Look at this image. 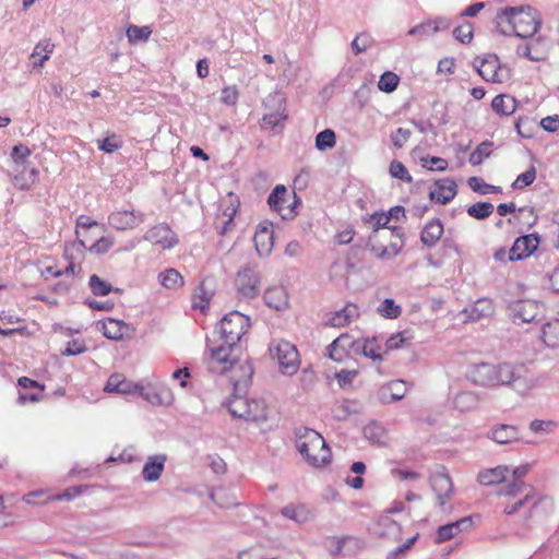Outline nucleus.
Segmentation results:
<instances>
[{"instance_id": "f257e3e1", "label": "nucleus", "mask_w": 559, "mask_h": 559, "mask_svg": "<svg viewBox=\"0 0 559 559\" xmlns=\"http://www.w3.org/2000/svg\"><path fill=\"white\" fill-rule=\"evenodd\" d=\"M467 378L479 386H509L520 394H526L534 386V381L523 364H474L468 368Z\"/></svg>"}, {"instance_id": "f03ea898", "label": "nucleus", "mask_w": 559, "mask_h": 559, "mask_svg": "<svg viewBox=\"0 0 559 559\" xmlns=\"http://www.w3.org/2000/svg\"><path fill=\"white\" fill-rule=\"evenodd\" d=\"M497 25L507 23L509 28H501V33L507 35L513 33L521 38L534 36L542 25V17L537 10L531 5L504 7L498 10Z\"/></svg>"}, {"instance_id": "7ed1b4c3", "label": "nucleus", "mask_w": 559, "mask_h": 559, "mask_svg": "<svg viewBox=\"0 0 559 559\" xmlns=\"http://www.w3.org/2000/svg\"><path fill=\"white\" fill-rule=\"evenodd\" d=\"M297 449L307 463L314 467L323 466L331 461V450L324 438L313 429L305 428L297 440Z\"/></svg>"}, {"instance_id": "20e7f679", "label": "nucleus", "mask_w": 559, "mask_h": 559, "mask_svg": "<svg viewBox=\"0 0 559 559\" xmlns=\"http://www.w3.org/2000/svg\"><path fill=\"white\" fill-rule=\"evenodd\" d=\"M206 347L210 353L209 369L211 371L224 373L238 364V357L235 354L238 345L225 344L216 333L206 338Z\"/></svg>"}, {"instance_id": "39448f33", "label": "nucleus", "mask_w": 559, "mask_h": 559, "mask_svg": "<svg viewBox=\"0 0 559 559\" xmlns=\"http://www.w3.org/2000/svg\"><path fill=\"white\" fill-rule=\"evenodd\" d=\"M250 319L239 311H231L224 316L213 333L225 344L238 345L241 337L248 332Z\"/></svg>"}, {"instance_id": "423d86ee", "label": "nucleus", "mask_w": 559, "mask_h": 559, "mask_svg": "<svg viewBox=\"0 0 559 559\" xmlns=\"http://www.w3.org/2000/svg\"><path fill=\"white\" fill-rule=\"evenodd\" d=\"M270 353L272 358L277 360L283 373L292 376L297 372L300 359L294 344L285 340L274 341L270 346Z\"/></svg>"}, {"instance_id": "0eeeda50", "label": "nucleus", "mask_w": 559, "mask_h": 559, "mask_svg": "<svg viewBox=\"0 0 559 559\" xmlns=\"http://www.w3.org/2000/svg\"><path fill=\"white\" fill-rule=\"evenodd\" d=\"M260 273L255 267L245 265L237 272L235 287L241 298H255L260 294Z\"/></svg>"}, {"instance_id": "6e6552de", "label": "nucleus", "mask_w": 559, "mask_h": 559, "mask_svg": "<svg viewBox=\"0 0 559 559\" xmlns=\"http://www.w3.org/2000/svg\"><path fill=\"white\" fill-rule=\"evenodd\" d=\"M509 313L514 323L539 321L540 305L531 299L515 300L509 305Z\"/></svg>"}, {"instance_id": "1a4fd4ad", "label": "nucleus", "mask_w": 559, "mask_h": 559, "mask_svg": "<svg viewBox=\"0 0 559 559\" xmlns=\"http://www.w3.org/2000/svg\"><path fill=\"white\" fill-rule=\"evenodd\" d=\"M358 340H354L349 334H341L326 348L329 357L337 362H343L352 354H356Z\"/></svg>"}, {"instance_id": "9d476101", "label": "nucleus", "mask_w": 559, "mask_h": 559, "mask_svg": "<svg viewBox=\"0 0 559 559\" xmlns=\"http://www.w3.org/2000/svg\"><path fill=\"white\" fill-rule=\"evenodd\" d=\"M539 245V236L534 233L516 238L509 250V261H520L530 257Z\"/></svg>"}, {"instance_id": "9b49d317", "label": "nucleus", "mask_w": 559, "mask_h": 559, "mask_svg": "<svg viewBox=\"0 0 559 559\" xmlns=\"http://www.w3.org/2000/svg\"><path fill=\"white\" fill-rule=\"evenodd\" d=\"M145 239L163 250L170 249L178 242L176 234L166 224H158L148 229Z\"/></svg>"}, {"instance_id": "f8f14e48", "label": "nucleus", "mask_w": 559, "mask_h": 559, "mask_svg": "<svg viewBox=\"0 0 559 559\" xmlns=\"http://www.w3.org/2000/svg\"><path fill=\"white\" fill-rule=\"evenodd\" d=\"M430 485L437 496L438 504L443 508L447 499L453 493L451 477L444 471L437 472L430 476Z\"/></svg>"}, {"instance_id": "ddd939ff", "label": "nucleus", "mask_w": 559, "mask_h": 559, "mask_svg": "<svg viewBox=\"0 0 559 559\" xmlns=\"http://www.w3.org/2000/svg\"><path fill=\"white\" fill-rule=\"evenodd\" d=\"M456 182L450 178L439 179L429 192V199L438 204H447L456 195Z\"/></svg>"}, {"instance_id": "4468645a", "label": "nucleus", "mask_w": 559, "mask_h": 559, "mask_svg": "<svg viewBox=\"0 0 559 559\" xmlns=\"http://www.w3.org/2000/svg\"><path fill=\"white\" fill-rule=\"evenodd\" d=\"M272 227L273 225L271 223L264 222L258 226L254 234V246L260 257H267L272 252L274 246V233Z\"/></svg>"}, {"instance_id": "2eb2a0df", "label": "nucleus", "mask_w": 559, "mask_h": 559, "mask_svg": "<svg viewBox=\"0 0 559 559\" xmlns=\"http://www.w3.org/2000/svg\"><path fill=\"white\" fill-rule=\"evenodd\" d=\"M474 67L478 74L487 82H501L498 70L499 59L496 55H487L484 58H476L474 60Z\"/></svg>"}, {"instance_id": "dca6fc26", "label": "nucleus", "mask_w": 559, "mask_h": 559, "mask_svg": "<svg viewBox=\"0 0 559 559\" xmlns=\"http://www.w3.org/2000/svg\"><path fill=\"white\" fill-rule=\"evenodd\" d=\"M143 222V214H135L133 211H117L108 216L110 226L118 230H126L138 227Z\"/></svg>"}, {"instance_id": "f3484780", "label": "nucleus", "mask_w": 559, "mask_h": 559, "mask_svg": "<svg viewBox=\"0 0 559 559\" xmlns=\"http://www.w3.org/2000/svg\"><path fill=\"white\" fill-rule=\"evenodd\" d=\"M31 153H32L31 150L23 144L13 146L12 154H11L13 163L15 164L16 167L24 168L22 174L20 176H15V178H14V181L16 185H19L20 180H23V179H26L32 182L35 180L37 170L35 168H31L27 170L25 167L26 159L31 155Z\"/></svg>"}, {"instance_id": "a211bd4d", "label": "nucleus", "mask_w": 559, "mask_h": 559, "mask_svg": "<svg viewBox=\"0 0 559 559\" xmlns=\"http://www.w3.org/2000/svg\"><path fill=\"white\" fill-rule=\"evenodd\" d=\"M473 525L471 516H464L457 521L442 525L437 531L436 543L441 544L452 539L461 532L468 531Z\"/></svg>"}, {"instance_id": "6ab92c4d", "label": "nucleus", "mask_w": 559, "mask_h": 559, "mask_svg": "<svg viewBox=\"0 0 559 559\" xmlns=\"http://www.w3.org/2000/svg\"><path fill=\"white\" fill-rule=\"evenodd\" d=\"M451 25L449 19L440 16L435 20H428L420 24L415 25L408 31V35L411 36H430L440 31L448 29Z\"/></svg>"}, {"instance_id": "aec40b11", "label": "nucleus", "mask_w": 559, "mask_h": 559, "mask_svg": "<svg viewBox=\"0 0 559 559\" xmlns=\"http://www.w3.org/2000/svg\"><path fill=\"white\" fill-rule=\"evenodd\" d=\"M287 197H288V191H287L286 187L283 185H277L272 190V192L270 193V195L267 198V203H269L270 207L273 211L277 212L284 219H286L288 217H294V215H295L293 210H289L288 214L283 213V211L286 207H289Z\"/></svg>"}, {"instance_id": "412c9836", "label": "nucleus", "mask_w": 559, "mask_h": 559, "mask_svg": "<svg viewBox=\"0 0 559 559\" xmlns=\"http://www.w3.org/2000/svg\"><path fill=\"white\" fill-rule=\"evenodd\" d=\"M359 318V309L354 304H346L341 310L329 314L328 324L333 328H343Z\"/></svg>"}, {"instance_id": "4be33fe9", "label": "nucleus", "mask_w": 559, "mask_h": 559, "mask_svg": "<svg viewBox=\"0 0 559 559\" xmlns=\"http://www.w3.org/2000/svg\"><path fill=\"white\" fill-rule=\"evenodd\" d=\"M140 386V384L133 383L132 381L128 380L123 374L114 373L107 380L105 391L115 392L119 394H132L138 393Z\"/></svg>"}, {"instance_id": "5701e85b", "label": "nucleus", "mask_w": 559, "mask_h": 559, "mask_svg": "<svg viewBox=\"0 0 559 559\" xmlns=\"http://www.w3.org/2000/svg\"><path fill=\"white\" fill-rule=\"evenodd\" d=\"M263 299L267 307L277 311L284 310L288 307V296L284 287L274 286L264 292Z\"/></svg>"}, {"instance_id": "b1692460", "label": "nucleus", "mask_w": 559, "mask_h": 559, "mask_svg": "<svg viewBox=\"0 0 559 559\" xmlns=\"http://www.w3.org/2000/svg\"><path fill=\"white\" fill-rule=\"evenodd\" d=\"M364 437L372 444L385 447L390 438L384 426L378 421H371L364 427Z\"/></svg>"}, {"instance_id": "393cba45", "label": "nucleus", "mask_w": 559, "mask_h": 559, "mask_svg": "<svg viewBox=\"0 0 559 559\" xmlns=\"http://www.w3.org/2000/svg\"><path fill=\"white\" fill-rule=\"evenodd\" d=\"M166 460L164 454L150 456L142 469L143 478L146 481H156L164 471Z\"/></svg>"}, {"instance_id": "a878e982", "label": "nucleus", "mask_w": 559, "mask_h": 559, "mask_svg": "<svg viewBox=\"0 0 559 559\" xmlns=\"http://www.w3.org/2000/svg\"><path fill=\"white\" fill-rule=\"evenodd\" d=\"M443 234V225L440 219L433 218L428 222L420 235V240L426 247H433L440 240Z\"/></svg>"}, {"instance_id": "bb28decb", "label": "nucleus", "mask_w": 559, "mask_h": 559, "mask_svg": "<svg viewBox=\"0 0 559 559\" xmlns=\"http://www.w3.org/2000/svg\"><path fill=\"white\" fill-rule=\"evenodd\" d=\"M489 438L500 444L510 443L519 439V429L513 425L501 424L490 430Z\"/></svg>"}, {"instance_id": "cd10ccee", "label": "nucleus", "mask_w": 559, "mask_h": 559, "mask_svg": "<svg viewBox=\"0 0 559 559\" xmlns=\"http://www.w3.org/2000/svg\"><path fill=\"white\" fill-rule=\"evenodd\" d=\"M508 472L509 468L507 466H497L479 472L477 479L484 486H491L504 481Z\"/></svg>"}, {"instance_id": "c85d7f7f", "label": "nucleus", "mask_w": 559, "mask_h": 559, "mask_svg": "<svg viewBox=\"0 0 559 559\" xmlns=\"http://www.w3.org/2000/svg\"><path fill=\"white\" fill-rule=\"evenodd\" d=\"M380 349L381 346L378 344L377 337L357 341L356 354H362L364 356L371 358L373 361L383 360L382 355L379 353Z\"/></svg>"}, {"instance_id": "c756f323", "label": "nucleus", "mask_w": 559, "mask_h": 559, "mask_svg": "<svg viewBox=\"0 0 559 559\" xmlns=\"http://www.w3.org/2000/svg\"><path fill=\"white\" fill-rule=\"evenodd\" d=\"M516 105V99L506 94L497 95L491 102L493 111L501 116H511L515 111Z\"/></svg>"}, {"instance_id": "7c9ffc66", "label": "nucleus", "mask_w": 559, "mask_h": 559, "mask_svg": "<svg viewBox=\"0 0 559 559\" xmlns=\"http://www.w3.org/2000/svg\"><path fill=\"white\" fill-rule=\"evenodd\" d=\"M159 284L167 289H179L183 286L185 281L182 275L173 267L166 269L158 274Z\"/></svg>"}, {"instance_id": "2f4dec72", "label": "nucleus", "mask_w": 559, "mask_h": 559, "mask_svg": "<svg viewBox=\"0 0 559 559\" xmlns=\"http://www.w3.org/2000/svg\"><path fill=\"white\" fill-rule=\"evenodd\" d=\"M55 45L49 40L45 39L39 41L31 55V59L33 60L34 67H43L44 62L50 58L52 53Z\"/></svg>"}, {"instance_id": "473e14b6", "label": "nucleus", "mask_w": 559, "mask_h": 559, "mask_svg": "<svg viewBox=\"0 0 559 559\" xmlns=\"http://www.w3.org/2000/svg\"><path fill=\"white\" fill-rule=\"evenodd\" d=\"M478 405V396L471 391L459 392L453 399V406L461 411L467 412L476 408Z\"/></svg>"}, {"instance_id": "72a5a7b5", "label": "nucleus", "mask_w": 559, "mask_h": 559, "mask_svg": "<svg viewBox=\"0 0 559 559\" xmlns=\"http://www.w3.org/2000/svg\"><path fill=\"white\" fill-rule=\"evenodd\" d=\"M127 324L116 319H107L103 322V334L105 337L119 341L122 338Z\"/></svg>"}, {"instance_id": "f704fd0d", "label": "nucleus", "mask_w": 559, "mask_h": 559, "mask_svg": "<svg viewBox=\"0 0 559 559\" xmlns=\"http://www.w3.org/2000/svg\"><path fill=\"white\" fill-rule=\"evenodd\" d=\"M532 487L527 486L523 480H511L507 485L501 486L497 495L504 497L515 498L520 495H525Z\"/></svg>"}, {"instance_id": "c9c22d12", "label": "nucleus", "mask_w": 559, "mask_h": 559, "mask_svg": "<svg viewBox=\"0 0 559 559\" xmlns=\"http://www.w3.org/2000/svg\"><path fill=\"white\" fill-rule=\"evenodd\" d=\"M246 413H250V416H246L245 420L255 423H264L267 420V411L263 402L249 400Z\"/></svg>"}, {"instance_id": "e433bc0d", "label": "nucleus", "mask_w": 559, "mask_h": 559, "mask_svg": "<svg viewBox=\"0 0 559 559\" xmlns=\"http://www.w3.org/2000/svg\"><path fill=\"white\" fill-rule=\"evenodd\" d=\"M248 404V399L235 396L228 401L227 408L231 416L245 419L246 416H250V413H246Z\"/></svg>"}, {"instance_id": "4c0bfd02", "label": "nucleus", "mask_w": 559, "mask_h": 559, "mask_svg": "<svg viewBox=\"0 0 559 559\" xmlns=\"http://www.w3.org/2000/svg\"><path fill=\"white\" fill-rule=\"evenodd\" d=\"M467 214L476 219H485L493 212V205L490 202H477L467 207Z\"/></svg>"}, {"instance_id": "58836bf2", "label": "nucleus", "mask_w": 559, "mask_h": 559, "mask_svg": "<svg viewBox=\"0 0 559 559\" xmlns=\"http://www.w3.org/2000/svg\"><path fill=\"white\" fill-rule=\"evenodd\" d=\"M336 144L335 132L332 129H325L316 136V147L319 151L333 148Z\"/></svg>"}, {"instance_id": "ea45409f", "label": "nucleus", "mask_w": 559, "mask_h": 559, "mask_svg": "<svg viewBox=\"0 0 559 559\" xmlns=\"http://www.w3.org/2000/svg\"><path fill=\"white\" fill-rule=\"evenodd\" d=\"M123 141L116 133H110L105 139L97 140V147L105 153H114L122 147Z\"/></svg>"}, {"instance_id": "a19ab883", "label": "nucleus", "mask_w": 559, "mask_h": 559, "mask_svg": "<svg viewBox=\"0 0 559 559\" xmlns=\"http://www.w3.org/2000/svg\"><path fill=\"white\" fill-rule=\"evenodd\" d=\"M467 183L474 192L480 194L497 193L501 191L500 187L486 183L480 177H469Z\"/></svg>"}, {"instance_id": "79ce46f5", "label": "nucleus", "mask_w": 559, "mask_h": 559, "mask_svg": "<svg viewBox=\"0 0 559 559\" xmlns=\"http://www.w3.org/2000/svg\"><path fill=\"white\" fill-rule=\"evenodd\" d=\"M492 143L489 141L481 142L469 155L468 162L473 166L480 165L483 160L490 156Z\"/></svg>"}, {"instance_id": "37998d69", "label": "nucleus", "mask_w": 559, "mask_h": 559, "mask_svg": "<svg viewBox=\"0 0 559 559\" xmlns=\"http://www.w3.org/2000/svg\"><path fill=\"white\" fill-rule=\"evenodd\" d=\"M287 119V114L285 112V107L282 108L280 105V108L270 114H265L263 118L261 119V127L262 128H275L280 124L281 121Z\"/></svg>"}, {"instance_id": "c03bdc74", "label": "nucleus", "mask_w": 559, "mask_h": 559, "mask_svg": "<svg viewBox=\"0 0 559 559\" xmlns=\"http://www.w3.org/2000/svg\"><path fill=\"white\" fill-rule=\"evenodd\" d=\"M88 286L96 296H106L112 290V286L96 274L90 277Z\"/></svg>"}, {"instance_id": "a18cd8bd", "label": "nucleus", "mask_w": 559, "mask_h": 559, "mask_svg": "<svg viewBox=\"0 0 559 559\" xmlns=\"http://www.w3.org/2000/svg\"><path fill=\"white\" fill-rule=\"evenodd\" d=\"M152 29L148 26L130 25L127 29V37L130 43L147 40Z\"/></svg>"}, {"instance_id": "49530a36", "label": "nucleus", "mask_w": 559, "mask_h": 559, "mask_svg": "<svg viewBox=\"0 0 559 559\" xmlns=\"http://www.w3.org/2000/svg\"><path fill=\"white\" fill-rule=\"evenodd\" d=\"M400 82V78L393 72H384L378 82V87L380 91L385 93H392Z\"/></svg>"}, {"instance_id": "de8ad7c7", "label": "nucleus", "mask_w": 559, "mask_h": 559, "mask_svg": "<svg viewBox=\"0 0 559 559\" xmlns=\"http://www.w3.org/2000/svg\"><path fill=\"white\" fill-rule=\"evenodd\" d=\"M212 294L205 289V282H202L198 287L194 298H193V308H199L204 311L210 304Z\"/></svg>"}, {"instance_id": "09e8293b", "label": "nucleus", "mask_w": 559, "mask_h": 559, "mask_svg": "<svg viewBox=\"0 0 559 559\" xmlns=\"http://www.w3.org/2000/svg\"><path fill=\"white\" fill-rule=\"evenodd\" d=\"M389 171L393 178L403 180L408 183L413 181V178L409 175L407 168L399 160L391 162Z\"/></svg>"}, {"instance_id": "8fccbe9b", "label": "nucleus", "mask_w": 559, "mask_h": 559, "mask_svg": "<svg viewBox=\"0 0 559 559\" xmlns=\"http://www.w3.org/2000/svg\"><path fill=\"white\" fill-rule=\"evenodd\" d=\"M455 39L462 44H468L473 39V26L469 22L455 27L452 32Z\"/></svg>"}, {"instance_id": "3c124183", "label": "nucleus", "mask_w": 559, "mask_h": 559, "mask_svg": "<svg viewBox=\"0 0 559 559\" xmlns=\"http://www.w3.org/2000/svg\"><path fill=\"white\" fill-rule=\"evenodd\" d=\"M138 394L151 404L159 405L164 403L163 392H157L151 386H140Z\"/></svg>"}, {"instance_id": "603ef678", "label": "nucleus", "mask_w": 559, "mask_h": 559, "mask_svg": "<svg viewBox=\"0 0 559 559\" xmlns=\"http://www.w3.org/2000/svg\"><path fill=\"white\" fill-rule=\"evenodd\" d=\"M534 497V490L530 489L525 495L516 500L514 503L506 504L503 508V513L507 515L515 514L522 507H524L528 501H531Z\"/></svg>"}, {"instance_id": "864d4df0", "label": "nucleus", "mask_w": 559, "mask_h": 559, "mask_svg": "<svg viewBox=\"0 0 559 559\" xmlns=\"http://www.w3.org/2000/svg\"><path fill=\"white\" fill-rule=\"evenodd\" d=\"M372 44V38L369 34L362 33L355 37L352 41V49L355 55L366 51Z\"/></svg>"}, {"instance_id": "5fc2aeb1", "label": "nucleus", "mask_w": 559, "mask_h": 559, "mask_svg": "<svg viewBox=\"0 0 559 559\" xmlns=\"http://www.w3.org/2000/svg\"><path fill=\"white\" fill-rule=\"evenodd\" d=\"M472 312L476 313V316L472 314L473 319H480L481 317H488L493 313V306L489 300L480 299L475 302Z\"/></svg>"}, {"instance_id": "6e6d98bb", "label": "nucleus", "mask_w": 559, "mask_h": 559, "mask_svg": "<svg viewBox=\"0 0 559 559\" xmlns=\"http://www.w3.org/2000/svg\"><path fill=\"white\" fill-rule=\"evenodd\" d=\"M536 178V169L534 166H531L526 171L519 175L515 181L513 182L512 187L515 189H522L524 187H527L534 182Z\"/></svg>"}, {"instance_id": "4d7b16f0", "label": "nucleus", "mask_w": 559, "mask_h": 559, "mask_svg": "<svg viewBox=\"0 0 559 559\" xmlns=\"http://www.w3.org/2000/svg\"><path fill=\"white\" fill-rule=\"evenodd\" d=\"M380 313L389 319H395L401 314V307L393 299H385L379 308Z\"/></svg>"}, {"instance_id": "13d9d810", "label": "nucleus", "mask_w": 559, "mask_h": 559, "mask_svg": "<svg viewBox=\"0 0 559 559\" xmlns=\"http://www.w3.org/2000/svg\"><path fill=\"white\" fill-rule=\"evenodd\" d=\"M421 165L423 167L429 169V170H437V171H443L448 168V162L447 159L442 157H423L421 158Z\"/></svg>"}, {"instance_id": "bf43d9fd", "label": "nucleus", "mask_w": 559, "mask_h": 559, "mask_svg": "<svg viewBox=\"0 0 559 559\" xmlns=\"http://www.w3.org/2000/svg\"><path fill=\"white\" fill-rule=\"evenodd\" d=\"M533 48H534V44L533 43H525V44H522L520 46H518L516 48V53L520 56V57H524L528 60H532V61H540L543 60V53L542 51L538 53H533Z\"/></svg>"}, {"instance_id": "052dcab7", "label": "nucleus", "mask_w": 559, "mask_h": 559, "mask_svg": "<svg viewBox=\"0 0 559 559\" xmlns=\"http://www.w3.org/2000/svg\"><path fill=\"white\" fill-rule=\"evenodd\" d=\"M407 341H408V337L406 336V332L405 331L400 332L397 334H393L385 342V352L399 349Z\"/></svg>"}, {"instance_id": "680f3d73", "label": "nucleus", "mask_w": 559, "mask_h": 559, "mask_svg": "<svg viewBox=\"0 0 559 559\" xmlns=\"http://www.w3.org/2000/svg\"><path fill=\"white\" fill-rule=\"evenodd\" d=\"M412 132L409 129L399 128L392 135L391 140L395 147L401 148L409 140Z\"/></svg>"}, {"instance_id": "e2e57ef3", "label": "nucleus", "mask_w": 559, "mask_h": 559, "mask_svg": "<svg viewBox=\"0 0 559 559\" xmlns=\"http://www.w3.org/2000/svg\"><path fill=\"white\" fill-rule=\"evenodd\" d=\"M112 245L114 241L110 238L100 237L88 248V251L95 254H104L111 248Z\"/></svg>"}, {"instance_id": "0e129e2a", "label": "nucleus", "mask_w": 559, "mask_h": 559, "mask_svg": "<svg viewBox=\"0 0 559 559\" xmlns=\"http://www.w3.org/2000/svg\"><path fill=\"white\" fill-rule=\"evenodd\" d=\"M86 350V345L81 340H72L67 344L66 349L63 350V355L67 356H75L84 353Z\"/></svg>"}, {"instance_id": "69168bd1", "label": "nucleus", "mask_w": 559, "mask_h": 559, "mask_svg": "<svg viewBox=\"0 0 559 559\" xmlns=\"http://www.w3.org/2000/svg\"><path fill=\"white\" fill-rule=\"evenodd\" d=\"M532 121L528 118H519L515 122V129L519 135L524 139L532 136Z\"/></svg>"}, {"instance_id": "338daca9", "label": "nucleus", "mask_w": 559, "mask_h": 559, "mask_svg": "<svg viewBox=\"0 0 559 559\" xmlns=\"http://www.w3.org/2000/svg\"><path fill=\"white\" fill-rule=\"evenodd\" d=\"M238 99L236 86H228L222 91V102L226 105H235Z\"/></svg>"}, {"instance_id": "774afa93", "label": "nucleus", "mask_w": 559, "mask_h": 559, "mask_svg": "<svg viewBox=\"0 0 559 559\" xmlns=\"http://www.w3.org/2000/svg\"><path fill=\"white\" fill-rule=\"evenodd\" d=\"M540 127L548 132L559 130V116H548L540 120Z\"/></svg>"}]
</instances>
